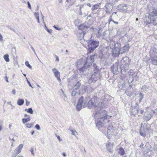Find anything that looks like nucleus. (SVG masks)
<instances>
[{
	"label": "nucleus",
	"mask_w": 157,
	"mask_h": 157,
	"mask_svg": "<svg viewBox=\"0 0 157 157\" xmlns=\"http://www.w3.org/2000/svg\"><path fill=\"white\" fill-rule=\"evenodd\" d=\"M81 86V83L79 82H77L74 86L72 92V95L73 96H76L77 94L79 95L81 93L85 92L87 90L86 86L84 85Z\"/></svg>",
	"instance_id": "obj_1"
},
{
	"label": "nucleus",
	"mask_w": 157,
	"mask_h": 157,
	"mask_svg": "<svg viewBox=\"0 0 157 157\" xmlns=\"http://www.w3.org/2000/svg\"><path fill=\"white\" fill-rule=\"evenodd\" d=\"M96 110L93 113V114L94 115V118L97 119H100V120L103 121L107 120V119L109 120L108 117H111L112 116H109L106 114V111L105 110H103L101 111V110ZM108 122L109 121V120L107 121Z\"/></svg>",
	"instance_id": "obj_2"
},
{
	"label": "nucleus",
	"mask_w": 157,
	"mask_h": 157,
	"mask_svg": "<svg viewBox=\"0 0 157 157\" xmlns=\"http://www.w3.org/2000/svg\"><path fill=\"white\" fill-rule=\"evenodd\" d=\"M92 68L94 70L90 80H92V82H95L101 77V75L99 68L97 66L96 64L93 63V66H92Z\"/></svg>",
	"instance_id": "obj_3"
},
{
	"label": "nucleus",
	"mask_w": 157,
	"mask_h": 157,
	"mask_svg": "<svg viewBox=\"0 0 157 157\" xmlns=\"http://www.w3.org/2000/svg\"><path fill=\"white\" fill-rule=\"evenodd\" d=\"M121 64L120 65V69L122 74H124L126 70H128L130 62L129 59L127 57H124L121 61Z\"/></svg>",
	"instance_id": "obj_4"
},
{
	"label": "nucleus",
	"mask_w": 157,
	"mask_h": 157,
	"mask_svg": "<svg viewBox=\"0 0 157 157\" xmlns=\"http://www.w3.org/2000/svg\"><path fill=\"white\" fill-rule=\"evenodd\" d=\"M90 98L89 95H87L84 99L83 96H82L79 99L77 105V109L78 111L80 110L82 108H84L87 104Z\"/></svg>",
	"instance_id": "obj_5"
},
{
	"label": "nucleus",
	"mask_w": 157,
	"mask_h": 157,
	"mask_svg": "<svg viewBox=\"0 0 157 157\" xmlns=\"http://www.w3.org/2000/svg\"><path fill=\"white\" fill-rule=\"evenodd\" d=\"M95 55H91L90 56L87 57L86 60L83 67H82L79 69V71H81L84 72L86 71V70L90 65H91V67L93 66L92 65L94 61V57Z\"/></svg>",
	"instance_id": "obj_6"
},
{
	"label": "nucleus",
	"mask_w": 157,
	"mask_h": 157,
	"mask_svg": "<svg viewBox=\"0 0 157 157\" xmlns=\"http://www.w3.org/2000/svg\"><path fill=\"white\" fill-rule=\"evenodd\" d=\"M98 101V98L96 97H94L91 98L90 100L88 101L87 103L88 107L90 109L93 107L94 108V109L99 110L98 109L101 110V106H98L97 103Z\"/></svg>",
	"instance_id": "obj_7"
},
{
	"label": "nucleus",
	"mask_w": 157,
	"mask_h": 157,
	"mask_svg": "<svg viewBox=\"0 0 157 157\" xmlns=\"http://www.w3.org/2000/svg\"><path fill=\"white\" fill-rule=\"evenodd\" d=\"M99 42L98 41L90 40L88 42V51L90 52H92L98 46Z\"/></svg>",
	"instance_id": "obj_8"
},
{
	"label": "nucleus",
	"mask_w": 157,
	"mask_h": 157,
	"mask_svg": "<svg viewBox=\"0 0 157 157\" xmlns=\"http://www.w3.org/2000/svg\"><path fill=\"white\" fill-rule=\"evenodd\" d=\"M88 28L86 23L81 24L78 27V33L80 35L81 37L83 38L86 33V31Z\"/></svg>",
	"instance_id": "obj_9"
},
{
	"label": "nucleus",
	"mask_w": 157,
	"mask_h": 157,
	"mask_svg": "<svg viewBox=\"0 0 157 157\" xmlns=\"http://www.w3.org/2000/svg\"><path fill=\"white\" fill-rule=\"evenodd\" d=\"M113 7V5L109 3H108L105 4L104 7V10L107 14L110 13L112 11Z\"/></svg>",
	"instance_id": "obj_10"
},
{
	"label": "nucleus",
	"mask_w": 157,
	"mask_h": 157,
	"mask_svg": "<svg viewBox=\"0 0 157 157\" xmlns=\"http://www.w3.org/2000/svg\"><path fill=\"white\" fill-rule=\"evenodd\" d=\"M148 14L152 17H155L157 15V10L153 7H151Z\"/></svg>",
	"instance_id": "obj_11"
},
{
	"label": "nucleus",
	"mask_w": 157,
	"mask_h": 157,
	"mask_svg": "<svg viewBox=\"0 0 157 157\" xmlns=\"http://www.w3.org/2000/svg\"><path fill=\"white\" fill-rule=\"evenodd\" d=\"M118 62H117L111 67V71L114 74H117V72H118Z\"/></svg>",
	"instance_id": "obj_12"
},
{
	"label": "nucleus",
	"mask_w": 157,
	"mask_h": 157,
	"mask_svg": "<svg viewBox=\"0 0 157 157\" xmlns=\"http://www.w3.org/2000/svg\"><path fill=\"white\" fill-rule=\"evenodd\" d=\"M52 71L54 73V76L57 78V80L59 82H61V80L60 77V72L56 68L52 69Z\"/></svg>",
	"instance_id": "obj_13"
},
{
	"label": "nucleus",
	"mask_w": 157,
	"mask_h": 157,
	"mask_svg": "<svg viewBox=\"0 0 157 157\" xmlns=\"http://www.w3.org/2000/svg\"><path fill=\"white\" fill-rule=\"evenodd\" d=\"M132 109H131L132 113L133 115H136L137 113H138L139 110V106L138 105L137 103H136L135 104V106H133L132 105Z\"/></svg>",
	"instance_id": "obj_14"
},
{
	"label": "nucleus",
	"mask_w": 157,
	"mask_h": 157,
	"mask_svg": "<svg viewBox=\"0 0 157 157\" xmlns=\"http://www.w3.org/2000/svg\"><path fill=\"white\" fill-rule=\"evenodd\" d=\"M110 51L112 53V56L113 57L118 56L121 53H120L119 48H110Z\"/></svg>",
	"instance_id": "obj_15"
},
{
	"label": "nucleus",
	"mask_w": 157,
	"mask_h": 157,
	"mask_svg": "<svg viewBox=\"0 0 157 157\" xmlns=\"http://www.w3.org/2000/svg\"><path fill=\"white\" fill-rule=\"evenodd\" d=\"M130 47L129 44H127L124 46L123 48H119L120 53L123 54L126 52H128Z\"/></svg>",
	"instance_id": "obj_16"
},
{
	"label": "nucleus",
	"mask_w": 157,
	"mask_h": 157,
	"mask_svg": "<svg viewBox=\"0 0 157 157\" xmlns=\"http://www.w3.org/2000/svg\"><path fill=\"white\" fill-rule=\"evenodd\" d=\"M152 18V17L148 14L145 15V17L144 19V21L146 23L147 25L150 24L151 23Z\"/></svg>",
	"instance_id": "obj_17"
},
{
	"label": "nucleus",
	"mask_w": 157,
	"mask_h": 157,
	"mask_svg": "<svg viewBox=\"0 0 157 157\" xmlns=\"http://www.w3.org/2000/svg\"><path fill=\"white\" fill-rule=\"evenodd\" d=\"M127 9V6L124 4H120L118 7V9L121 12H126Z\"/></svg>",
	"instance_id": "obj_18"
},
{
	"label": "nucleus",
	"mask_w": 157,
	"mask_h": 157,
	"mask_svg": "<svg viewBox=\"0 0 157 157\" xmlns=\"http://www.w3.org/2000/svg\"><path fill=\"white\" fill-rule=\"evenodd\" d=\"M23 147V144H20L14 151L15 153H16V155L19 154L21 152V149Z\"/></svg>",
	"instance_id": "obj_19"
},
{
	"label": "nucleus",
	"mask_w": 157,
	"mask_h": 157,
	"mask_svg": "<svg viewBox=\"0 0 157 157\" xmlns=\"http://www.w3.org/2000/svg\"><path fill=\"white\" fill-rule=\"evenodd\" d=\"M140 133L141 136L144 137L146 136V131L145 130V128L144 126H141L140 131Z\"/></svg>",
	"instance_id": "obj_20"
},
{
	"label": "nucleus",
	"mask_w": 157,
	"mask_h": 157,
	"mask_svg": "<svg viewBox=\"0 0 157 157\" xmlns=\"http://www.w3.org/2000/svg\"><path fill=\"white\" fill-rule=\"evenodd\" d=\"M106 146L109 151L111 153H112L113 152L112 150V148L113 147V144L110 142H109L107 144Z\"/></svg>",
	"instance_id": "obj_21"
},
{
	"label": "nucleus",
	"mask_w": 157,
	"mask_h": 157,
	"mask_svg": "<svg viewBox=\"0 0 157 157\" xmlns=\"http://www.w3.org/2000/svg\"><path fill=\"white\" fill-rule=\"evenodd\" d=\"M101 5V3L95 4L92 6L91 8V10L93 13H94V10H97L99 8L100 6Z\"/></svg>",
	"instance_id": "obj_22"
},
{
	"label": "nucleus",
	"mask_w": 157,
	"mask_h": 157,
	"mask_svg": "<svg viewBox=\"0 0 157 157\" xmlns=\"http://www.w3.org/2000/svg\"><path fill=\"white\" fill-rule=\"evenodd\" d=\"M151 63L154 65L157 66V56H155L151 59Z\"/></svg>",
	"instance_id": "obj_23"
},
{
	"label": "nucleus",
	"mask_w": 157,
	"mask_h": 157,
	"mask_svg": "<svg viewBox=\"0 0 157 157\" xmlns=\"http://www.w3.org/2000/svg\"><path fill=\"white\" fill-rule=\"evenodd\" d=\"M104 122L105 123V121L103 120H101L100 119V120L99 121H98L96 124V125L98 127V128H99V126H102L103 122Z\"/></svg>",
	"instance_id": "obj_24"
},
{
	"label": "nucleus",
	"mask_w": 157,
	"mask_h": 157,
	"mask_svg": "<svg viewBox=\"0 0 157 157\" xmlns=\"http://www.w3.org/2000/svg\"><path fill=\"white\" fill-rule=\"evenodd\" d=\"M118 153L121 155H123L125 154V151L122 147H120L119 149Z\"/></svg>",
	"instance_id": "obj_25"
},
{
	"label": "nucleus",
	"mask_w": 157,
	"mask_h": 157,
	"mask_svg": "<svg viewBox=\"0 0 157 157\" xmlns=\"http://www.w3.org/2000/svg\"><path fill=\"white\" fill-rule=\"evenodd\" d=\"M151 23L154 25H157V17H152Z\"/></svg>",
	"instance_id": "obj_26"
},
{
	"label": "nucleus",
	"mask_w": 157,
	"mask_h": 157,
	"mask_svg": "<svg viewBox=\"0 0 157 157\" xmlns=\"http://www.w3.org/2000/svg\"><path fill=\"white\" fill-rule=\"evenodd\" d=\"M24 102V101L23 99H19L18 100L17 102V104L19 105H22Z\"/></svg>",
	"instance_id": "obj_27"
},
{
	"label": "nucleus",
	"mask_w": 157,
	"mask_h": 157,
	"mask_svg": "<svg viewBox=\"0 0 157 157\" xmlns=\"http://www.w3.org/2000/svg\"><path fill=\"white\" fill-rule=\"evenodd\" d=\"M146 117V120L147 121L150 120L153 117V115L149 113L145 116Z\"/></svg>",
	"instance_id": "obj_28"
},
{
	"label": "nucleus",
	"mask_w": 157,
	"mask_h": 157,
	"mask_svg": "<svg viewBox=\"0 0 157 157\" xmlns=\"http://www.w3.org/2000/svg\"><path fill=\"white\" fill-rule=\"evenodd\" d=\"M66 1L67 3H69V6L70 5H72L75 2L76 0H66Z\"/></svg>",
	"instance_id": "obj_29"
},
{
	"label": "nucleus",
	"mask_w": 157,
	"mask_h": 157,
	"mask_svg": "<svg viewBox=\"0 0 157 157\" xmlns=\"http://www.w3.org/2000/svg\"><path fill=\"white\" fill-rule=\"evenodd\" d=\"M30 120V118L29 116V117L26 118H23L22 119L23 123L24 124L25 123L29 121Z\"/></svg>",
	"instance_id": "obj_30"
},
{
	"label": "nucleus",
	"mask_w": 157,
	"mask_h": 157,
	"mask_svg": "<svg viewBox=\"0 0 157 157\" xmlns=\"http://www.w3.org/2000/svg\"><path fill=\"white\" fill-rule=\"evenodd\" d=\"M3 57L6 62H9L10 61V59L9 58V55L8 54L4 55Z\"/></svg>",
	"instance_id": "obj_31"
},
{
	"label": "nucleus",
	"mask_w": 157,
	"mask_h": 157,
	"mask_svg": "<svg viewBox=\"0 0 157 157\" xmlns=\"http://www.w3.org/2000/svg\"><path fill=\"white\" fill-rule=\"evenodd\" d=\"M25 111H27V112L29 113H30L31 114H32L33 113V111L32 108H29L28 109H25Z\"/></svg>",
	"instance_id": "obj_32"
},
{
	"label": "nucleus",
	"mask_w": 157,
	"mask_h": 157,
	"mask_svg": "<svg viewBox=\"0 0 157 157\" xmlns=\"http://www.w3.org/2000/svg\"><path fill=\"white\" fill-rule=\"evenodd\" d=\"M117 1V0H106L107 2L112 4V5H113Z\"/></svg>",
	"instance_id": "obj_33"
},
{
	"label": "nucleus",
	"mask_w": 157,
	"mask_h": 157,
	"mask_svg": "<svg viewBox=\"0 0 157 157\" xmlns=\"http://www.w3.org/2000/svg\"><path fill=\"white\" fill-rule=\"evenodd\" d=\"M25 64L26 66L28 67L29 68L32 69V67L30 65L29 63V62L28 61L25 62Z\"/></svg>",
	"instance_id": "obj_34"
},
{
	"label": "nucleus",
	"mask_w": 157,
	"mask_h": 157,
	"mask_svg": "<svg viewBox=\"0 0 157 157\" xmlns=\"http://www.w3.org/2000/svg\"><path fill=\"white\" fill-rule=\"evenodd\" d=\"M153 150L155 151L156 153L157 156V145L155 144L153 147Z\"/></svg>",
	"instance_id": "obj_35"
},
{
	"label": "nucleus",
	"mask_w": 157,
	"mask_h": 157,
	"mask_svg": "<svg viewBox=\"0 0 157 157\" xmlns=\"http://www.w3.org/2000/svg\"><path fill=\"white\" fill-rule=\"evenodd\" d=\"M25 125L26 126V127H27L28 128H30L32 127V126L33 125V124H26Z\"/></svg>",
	"instance_id": "obj_36"
},
{
	"label": "nucleus",
	"mask_w": 157,
	"mask_h": 157,
	"mask_svg": "<svg viewBox=\"0 0 157 157\" xmlns=\"http://www.w3.org/2000/svg\"><path fill=\"white\" fill-rule=\"evenodd\" d=\"M113 126L112 125H109L108 127V131L107 133H108L109 132V131L111 130L113 128Z\"/></svg>",
	"instance_id": "obj_37"
},
{
	"label": "nucleus",
	"mask_w": 157,
	"mask_h": 157,
	"mask_svg": "<svg viewBox=\"0 0 157 157\" xmlns=\"http://www.w3.org/2000/svg\"><path fill=\"white\" fill-rule=\"evenodd\" d=\"M109 21H112L115 24H118V22L115 21H114V20H113L112 19V17H110V19L109 20Z\"/></svg>",
	"instance_id": "obj_38"
},
{
	"label": "nucleus",
	"mask_w": 157,
	"mask_h": 157,
	"mask_svg": "<svg viewBox=\"0 0 157 157\" xmlns=\"http://www.w3.org/2000/svg\"><path fill=\"white\" fill-rule=\"evenodd\" d=\"M53 27H54L55 29L58 30H60L62 29V28H58V27H57L55 25L53 26Z\"/></svg>",
	"instance_id": "obj_39"
},
{
	"label": "nucleus",
	"mask_w": 157,
	"mask_h": 157,
	"mask_svg": "<svg viewBox=\"0 0 157 157\" xmlns=\"http://www.w3.org/2000/svg\"><path fill=\"white\" fill-rule=\"evenodd\" d=\"M70 130L71 131V132H72L71 134L75 136V132L77 133L76 131L75 130Z\"/></svg>",
	"instance_id": "obj_40"
},
{
	"label": "nucleus",
	"mask_w": 157,
	"mask_h": 157,
	"mask_svg": "<svg viewBox=\"0 0 157 157\" xmlns=\"http://www.w3.org/2000/svg\"><path fill=\"white\" fill-rule=\"evenodd\" d=\"M83 6H81L79 8V14L80 15H82V12L81 11V9L82 8Z\"/></svg>",
	"instance_id": "obj_41"
},
{
	"label": "nucleus",
	"mask_w": 157,
	"mask_h": 157,
	"mask_svg": "<svg viewBox=\"0 0 157 157\" xmlns=\"http://www.w3.org/2000/svg\"><path fill=\"white\" fill-rule=\"evenodd\" d=\"M34 15L36 18L39 17V13H38L35 12L34 13Z\"/></svg>",
	"instance_id": "obj_42"
},
{
	"label": "nucleus",
	"mask_w": 157,
	"mask_h": 157,
	"mask_svg": "<svg viewBox=\"0 0 157 157\" xmlns=\"http://www.w3.org/2000/svg\"><path fill=\"white\" fill-rule=\"evenodd\" d=\"M35 127L37 130H40V127L38 124H36L35 125Z\"/></svg>",
	"instance_id": "obj_43"
},
{
	"label": "nucleus",
	"mask_w": 157,
	"mask_h": 157,
	"mask_svg": "<svg viewBox=\"0 0 157 157\" xmlns=\"http://www.w3.org/2000/svg\"><path fill=\"white\" fill-rule=\"evenodd\" d=\"M45 29L49 33H52V29H49L47 28H45Z\"/></svg>",
	"instance_id": "obj_44"
},
{
	"label": "nucleus",
	"mask_w": 157,
	"mask_h": 157,
	"mask_svg": "<svg viewBox=\"0 0 157 157\" xmlns=\"http://www.w3.org/2000/svg\"><path fill=\"white\" fill-rule=\"evenodd\" d=\"M30 151L31 152L32 154L33 155V156H34L35 155V154L34 153V151L33 148H31L30 150Z\"/></svg>",
	"instance_id": "obj_45"
},
{
	"label": "nucleus",
	"mask_w": 157,
	"mask_h": 157,
	"mask_svg": "<svg viewBox=\"0 0 157 157\" xmlns=\"http://www.w3.org/2000/svg\"><path fill=\"white\" fill-rule=\"evenodd\" d=\"M27 4H28V8L30 9H31V6L30 5V4L29 2L28 1L27 2Z\"/></svg>",
	"instance_id": "obj_46"
},
{
	"label": "nucleus",
	"mask_w": 157,
	"mask_h": 157,
	"mask_svg": "<svg viewBox=\"0 0 157 157\" xmlns=\"http://www.w3.org/2000/svg\"><path fill=\"white\" fill-rule=\"evenodd\" d=\"M151 155H152V154H151V152L150 151L148 152H147L146 153V155L149 156H151Z\"/></svg>",
	"instance_id": "obj_47"
},
{
	"label": "nucleus",
	"mask_w": 157,
	"mask_h": 157,
	"mask_svg": "<svg viewBox=\"0 0 157 157\" xmlns=\"http://www.w3.org/2000/svg\"><path fill=\"white\" fill-rule=\"evenodd\" d=\"M26 78V79H27V82L28 83V84H29V86H30V87H31L33 88V87L31 85V84L30 83V82H29V81L27 79V78Z\"/></svg>",
	"instance_id": "obj_48"
},
{
	"label": "nucleus",
	"mask_w": 157,
	"mask_h": 157,
	"mask_svg": "<svg viewBox=\"0 0 157 157\" xmlns=\"http://www.w3.org/2000/svg\"><path fill=\"white\" fill-rule=\"evenodd\" d=\"M30 102L27 100H26V105L27 106H28L29 105Z\"/></svg>",
	"instance_id": "obj_49"
},
{
	"label": "nucleus",
	"mask_w": 157,
	"mask_h": 157,
	"mask_svg": "<svg viewBox=\"0 0 157 157\" xmlns=\"http://www.w3.org/2000/svg\"><path fill=\"white\" fill-rule=\"evenodd\" d=\"M12 93L14 95H15L16 94V91L15 89H13L12 90Z\"/></svg>",
	"instance_id": "obj_50"
},
{
	"label": "nucleus",
	"mask_w": 157,
	"mask_h": 157,
	"mask_svg": "<svg viewBox=\"0 0 157 157\" xmlns=\"http://www.w3.org/2000/svg\"><path fill=\"white\" fill-rule=\"evenodd\" d=\"M2 35L0 34V41H2V40H3V39H2Z\"/></svg>",
	"instance_id": "obj_51"
},
{
	"label": "nucleus",
	"mask_w": 157,
	"mask_h": 157,
	"mask_svg": "<svg viewBox=\"0 0 157 157\" xmlns=\"http://www.w3.org/2000/svg\"><path fill=\"white\" fill-rule=\"evenodd\" d=\"M56 60L58 62L59 61V58L56 55Z\"/></svg>",
	"instance_id": "obj_52"
},
{
	"label": "nucleus",
	"mask_w": 157,
	"mask_h": 157,
	"mask_svg": "<svg viewBox=\"0 0 157 157\" xmlns=\"http://www.w3.org/2000/svg\"><path fill=\"white\" fill-rule=\"evenodd\" d=\"M144 145V144L143 143H142L140 145V147L141 148H143Z\"/></svg>",
	"instance_id": "obj_53"
},
{
	"label": "nucleus",
	"mask_w": 157,
	"mask_h": 157,
	"mask_svg": "<svg viewBox=\"0 0 157 157\" xmlns=\"http://www.w3.org/2000/svg\"><path fill=\"white\" fill-rule=\"evenodd\" d=\"M11 30H12V31H13L14 32H15V29L13 28H9Z\"/></svg>",
	"instance_id": "obj_54"
},
{
	"label": "nucleus",
	"mask_w": 157,
	"mask_h": 157,
	"mask_svg": "<svg viewBox=\"0 0 157 157\" xmlns=\"http://www.w3.org/2000/svg\"><path fill=\"white\" fill-rule=\"evenodd\" d=\"M30 45L31 48V49H32V50L33 51V52H34V51L35 50H34V48L33 47L32 45Z\"/></svg>",
	"instance_id": "obj_55"
},
{
	"label": "nucleus",
	"mask_w": 157,
	"mask_h": 157,
	"mask_svg": "<svg viewBox=\"0 0 157 157\" xmlns=\"http://www.w3.org/2000/svg\"><path fill=\"white\" fill-rule=\"evenodd\" d=\"M5 78L6 79V81L7 82H9L8 80V78L7 77H5Z\"/></svg>",
	"instance_id": "obj_56"
},
{
	"label": "nucleus",
	"mask_w": 157,
	"mask_h": 157,
	"mask_svg": "<svg viewBox=\"0 0 157 157\" xmlns=\"http://www.w3.org/2000/svg\"><path fill=\"white\" fill-rule=\"evenodd\" d=\"M57 139L59 140V141H60V137L59 136H56Z\"/></svg>",
	"instance_id": "obj_57"
},
{
	"label": "nucleus",
	"mask_w": 157,
	"mask_h": 157,
	"mask_svg": "<svg viewBox=\"0 0 157 157\" xmlns=\"http://www.w3.org/2000/svg\"><path fill=\"white\" fill-rule=\"evenodd\" d=\"M36 19H37V22L38 23H40V20H39V17H37Z\"/></svg>",
	"instance_id": "obj_58"
},
{
	"label": "nucleus",
	"mask_w": 157,
	"mask_h": 157,
	"mask_svg": "<svg viewBox=\"0 0 157 157\" xmlns=\"http://www.w3.org/2000/svg\"><path fill=\"white\" fill-rule=\"evenodd\" d=\"M42 20L43 22L44 21V16L43 15H42Z\"/></svg>",
	"instance_id": "obj_59"
},
{
	"label": "nucleus",
	"mask_w": 157,
	"mask_h": 157,
	"mask_svg": "<svg viewBox=\"0 0 157 157\" xmlns=\"http://www.w3.org/2000/svg\"><path fill=\"white\" fill-rule=\"evenodd\" d=\"M43 24H44V26H45V28H47V26H46V24H45V22H44V21L43 22Z\"/></svg>",
	"instance_id": "obj_60"
},
{
	"label": "nucleus",
	"mask_w": 157,
	"mask_h": 157,
	"mask_svg": "<svg viewBox=\"0 0 157 157\" xmlns=\"http://www.w3.org/2000/svg\"><path fill=\"white\" fill-rule=\"evenodd\" d=\"M7 103L8 104L10 105L11 106H12V105L11 104V102L10 101L8 102Z\"/></svg>",
	"instance_id": "obj_61"
},
{
	"label": "nucleus",
	"mask_w": 157,
	"mask_h": 157,
	"mask_svg": "<svg viewBox=\"0 0 157 157\" xmlns=\"http://www.w3.org/2000/svg\"><path fill=\"white\" fill-rule=\"evenodd\" d=\"M87 5L90 7L91 6V5L90 3H87Z\"/></svg>",
	"instance_id": "obj_62"
},
{
	"label": "nucleus",
	"mask_w": 157,
	"mask_h": 157,
	"mask_svg": "<svg viewBox=\"0 0 157 157\" xmlns=\"http://www.w3.org/2000/svg\"><path fill=\"white\" fill-rule=\"evenodd\" d=\"M62 155L64 157H65L66 156V155L65 152H63L62 153Z\"/></svg>",
	"instance_id": "obj_63"
},
{
	"label": "nucleus",
	"mask_w": 157,
	"mask_h": 157,
	"mask_svg": "<svg viewBox=\"0 0 157 157\" xmlns=\"http://www.w3.org/2000/svg\"><path fill=\"white\" fill-rule=\"evenodd\" d=\"M154 2L155 3V5L157 6V0H155L154 1Z\"/></svg>",
	"instance_id": "obj_64"
}]
</instances>
